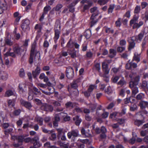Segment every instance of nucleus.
Returning a JSON list of instances; mask_svg holds the SVG:
<instances>
[{
    "instance_id": "obj_59",
    "label": "nucleus",
    "mask_w": 148,
    "mask_h": 148,
    "mask_svg": "<svg viewBox=\"0 0 148 148\" xmlns=\"http://www.w3.org/2000/svg\"><path fill=\"white\" fill-rule=\"evenodd\" d=\"M42 131L44 133H48V134H50L52 133H53V130H48L46 129H45L44 127H42Z\"/></svg>"
},
{
    "instance_id": "obj_12",
    "label": "nucleus",
    "mask_w": 148,
    "mask_h": 148,
    "mask_svg": "<svg viewBox=\"0 0 148 148\" xmlns=\"http://www.w3.org/2000/svg\"><path fill=\"white\" fill-rule=\"evenodd\" d=\"M24 135H21L18 136H14L12 137V138L14 140H17L18 142L22 145L23 142V140Z\"/></svg>"
},
{
    "instance_id": "obj_48",
    "label": "nucleus",
    "mask_w": 148,
    "mask_h": 148,
    "mask_svg": "<svg viewBox=\"0 0 148 148\" xmlns=\"http://www.w3.org/2000/svg\"><path fill=\"white\" fill-rule=\"evenodd\" d=\"M125 49V47L119 46L117 48V51L118 52L122 53L124 51Z\"/></svg>"
},
{
    "instance_id": "obj_52",
    "label": "nucleus",
    "mask_w": 148,
    "mask_h": 148,
    "mask_svg": "<svg viewBox=\"0 0 148 148\" xmlns=\"http://www.w3.org/2000/svg\"><path fill=\"white\" fill-rule=\"evenodd\" d=\"M144 96L145 95L144 94L140 93L137 95L136 98L137 100H140L144 97Z\"/></svg>"
},
{
    "instance_id": "obj_26",
    "label": "nucleus",
    "mask_w": 148,
    "mask_h": 148,
    "mask_svg": "<svg viewBox=\"0 0 148 148\" xmlns=\"http://www.w3.org/2000/svg\"><path fill=\"white\" fill-rule=\"evenodd\" d=\"M132 61H136L137 63L139 62L140 60V56L139 54L136 53L134 54L133 59L132 60Z\"/></svg>"
},
{
    "instance_id": "obj_21",
    "label": "nucleus",
    "mask_w": 148,
    "mask_h": 148,
    "mask_svg": "<svg viewBox=\"0 0 148 148\" xmlns=\"http://www.w3.org/2000/svg\"><path fill=\"white\" fill-rule=\"evenodd\" d=\"M73 120L75 121V125L77 126H79L80 123L82 121V120L79 118V116L78 115H77L73 118Z\"/></svg>"
},
{
    "instance_id": "obj_41",
    "label": "nucleus",
    "mask_w": 148,
    "mask_h": 148,
    "mask_svg": "<svg viewBox=\"0 0 148 148\" xmlns=\"http://www.w3.org/2000/svg\"><path fill=\"white\" fill-rule=\"evenodd\" d=\"M88 48V44L86 43H83L81 46L82 51L85 52L87 51Z\"/></svg>"
},
{
    "instance_id": "obj_46",
    "label": "nucleus",
    "mask_w": 148,
    "mask_h": 148,
    "mask_svg": "<svg viewBox=\"0 0 148 148\" xmlns=\"http://www.w3.org/2000/svg\"><path fill=\"white\" fill-rule=\"evenodd\" d=\"M28 136V134H26L24 135V138L23 140V142H24L25 143H28L29 142H31V138L30 137H27L25 138L26 137H27Z\"/></svg>"
},
{
    "instance_id": "obj_55",
    "label": "nucleus",
    "mask_w": 148,
    "mask_h": 148,
    "mask_svg": "<svg viewBox=\"0 0 148 148\" xmlns=\"http://www.w3.org/2000/svg\"><path fill=\"white\" fill-rule=\"evenodd\" d=\"M21 112V110L20 109L14 110L13 112V114L15 116L19 115Z\"/></svg>"
},
{
    "instance_id": "obj_19",
    "label": "nucleus",
    "mask_w": 148,
    "mask_h": 148,
    "mask_svg": "<svg viewBox=\"0 0 148 148\" xmlns=\"http://www.w3.org/2000/svg\"><path fill=\"white\" fill-rule=\"evenodd\" d=\"M139 106L142 110L146 108H147L148 109V102L144 101H141L139 103Z\"/></svg>"
},
{
    "instance_id": "obj_5",
    "label": "nucleus",
    "mask_w": 148,
    "mask_h": 148,
    "mask_svg": "<svg viewBox=\"0 0 148 148\" xmlns=\"http://www.w3.org/2000/svg\"><path fill=\"white\" fill-rule=\"evenodd\" d=\"M98 15L97 13H94L92 15L90 18V19L92 20L90 23V27H92L98 22V20L96 17Z\"/></svg>"
},
{
    "instance_id": "obj_63",
    "label": "nucleus",
    "mask_w": 148,
    "mask_h": 148,
    "mask_svg": "<svg viewBox=\"0 0 148 148\" xmlns=\"http://www.w3.org/2000/svg\"><path fill=\"white\" fill-rule=\"evenodd\" d=\"M137 109V105L135 104H133L130 108V110L131 111H134Z\"/></svg>"
},
{
    "instance_id": "obj_7",
    "label": "nucleus",
    "mask_w": 148,
    "mask_h": 148,
    "mask_svg": "<svg viewBox=\"0 0 148 148\" xmlns=\"http://www.w3.org/2000/svg\"><path fill=\"white\" fill-rule=\"evenodd\" d=\"M13 17L15 18L14 23V25H18L20 20L22 16L20 15L18 12H16L13 14Z\"/></svg>"
},
{
    "instance_id": "obj_56",
    "label": "nucleus",
    "mask_w": 148,
    "mask_h": 148,
    "mask_svg": "<svg viewBox=\"0 0 148 148\" xmlns=\"http://www.w3.org/2000/svg\"><path fill=\"white\" fill-rule=\"evenodd\" d=\"M71 86L72 88L76 89L78 88V84H76V83L73 81V82L71 84Z\"/></svg>"
},
{
    "instance_id": "obj_54",
    "label": "nucleus",
    "mask_w": 148,
    "mask_h": 148,
    "mask_svg": "<svg viewBox=\"0 0 148 148\" xmlns=\"http://www.w3.org/2000/svg\"><path fill=\"white\" fill-rule=\"evenodd\" d=\"M36 121L38 123L40 126H42L43 125V119L40 117H38L36 119Z\"/></svg>"
},
{
    "instance_id": "obj_64",
    "label": "nucleus",
    "mask_w": 148,
    "mask_h": 148,
    "mask_svg": "<svg viewBox=\"0 0 148 148\" xmlns=\"http://www.w3.org/2000/svg\"><path fill=\"white\" fill-rule=\"evenodd\" d=\"M148 5V3L146 2L143 1L141 3V6L142 9H145Z\"/></svg>"
},
{
    "instance_id": "obj_42",
    "label": "nucleus",
    "mask_w": 148,
    "mask_h": 148,
    "mask_svg": "<svg viewBox=\"0 0 148 148\" xmlns=\"http://www.w3.org/2000/svg\"><path fill=\"white\" fill-rule=\"evenodd\" d=\"M13 51L16 54L20 53L21 48L18 46L15 47L13 48Z\"/></svg>"
},
{
    "instance_id": "obj_58",
    "label": "nucleus",
    "mask_w": 148,
    "mask_h": 148,
    "mask_svg": "<svg viewBox=\"0 0 148 148\" xmlns=\"http://www.w3.org/2000/svg\"><path fill=\"white\" fill-rule=\"evenodd\" d=\"M105 92L108 94H110L112 93V90L111 87L109 86L107 88L105 89Z\"/></svg>"
},
{
    "instance_id": "obj_3",
    "label": "nucleus",
    "mask_w": 148,
    "mask_h": 148,
    "mask_svg": "<svg viewBox=\"0 0 148 148\" xmlns=\"http://www.w3.org/2000/svg\"><path fill=\"white\" fill-rule=\"evenodd\" d=\"M139 18V15L138 14H134L133 17L130 20V25L132 26L133 24V29L139 28L141 26L143 25L144 23L143 21H140L138 23H136L138 21Z\"/></svg>"
},
{
    "instance_id": "obj_34",
    "label": "nucleus",
    "mask_w": 148,
    "mask_h": 148,
    "mask_svg": "<svg viewBox=\"0 0 148 148\" xmlns=\"http://www.w3.org/2000/svg\"><path fill=\"white\" fill-rule=\"evenodd\" d=\"M93 129L95 130L96 133L97 134H99L101 132V128L100 129L98 127H95V125H93L92 126Z\"/></svg>"
},
{
    "instance_id": "obj_60",
    "label": "nucleus",
    "mask_w": 148,
    "mask_h": 148,
    "mask_svg": "<svg viewBox=\"0 0 148 148\" xmlns=\"http://www.w3.org/2000/svg\"><path fill=\"white\" fill-rule=\"evenodd\" d=\"M68 54V51H66L62 50L60 54V56L61 57H66L67 56Z\"/></svg>"
},
{
    "instance_id": "obj_2",
    "label": "nucleus",
    "mask_w": 148,
    "mask_h": 148,
    "mask_svg": "<svg viewBox=\"0 0 148 148\" xmlns=\"http://www.w3.org/2000/svg\"><path fill=\"white\" fill-rule=\"evenodd\" d=\"M73 42L72 41L70 38L67 43L66 47L67 48V51L68 52V54L72 58H75L77 57V51L73 47Z\"/></svg>"
},
{
    "instance_id": "obj_10",
    "label": "nucleus",
    "mask_w": 148,
    "mask_h": 148,
    "mask_svg": "<svg viewBox=\"0 0 148 148\" xmlns=\"http://www.w3.org/2000/svg\"><path fill=\"white\" fill-rule=\"evenodd\" d=\"M20 103L22 106L25 107L29 110H30L31 108L32 107V106L30 102L26 101L22 99L20 100Z\"/></svg>"
},
{
    "instance_id": "obj_45",
    "label": "nucleus",
    "mask_w": 148,
    "mask_h": 148,
    "mask_svg": "<svg viewBox=\"0 0 148 148\" xmlns=\"http://www.w3.org/2000/svg\"><path fill=\"white\" fill-rule=\"evenodd\" d=\"M140 7L139 5H137L135 7L134 11V13L135 14H138L140 12Z\"/></svg>"
},
{
    "instance_id": "obj_61",
    "label": "nucleus",
    "mask_w": 148,
    "mask_h": 148,
    "mask_svg": "<svg viewBox=\"0 0 148 148\" xmlns=\"http://www.w3.org/2000/svg\"><path fill=\"white\" fill-rule=\"evenodd\" d=\"M95 68L96 70L100 72L101 69L100 65L99 63H97L95 65Z\"/></svg>"
},
{
    "instance_id": "obj_32",
    "label": "nucleus",
    "mask_w": 148,
    "mask_h": 148,
    "mask_svg": "<svg viewBox=\"0 0 148 148\" xmlns=\"http://www.w3.org/2000/svg\"><path fill=\"white\" fill-rule=\"evenodd\" d=\"M25 85L23 83L19 84L18 86L19 92L20 94H22L23 93L24 91L23 87H24Z\"/></svg>"
},
{
    "instance_id": "obj_16",
    "label": "nucleus",
    "mask_w": 148,
    "mask_h": 148,
    "mask_svg": "<svg viewBox=\"0 0 148 148\" xmlns=\"http://www.w3.org/2000/svg\"><path fill=\"white\" fill-rule=\"evenodd\" d=\"M102 67L104 74L107 75L109 73L110 69L108 67V65L105 62H103L102 63Z\"/></svg>"
},
{
    "instance_id": "obj_57",
    "label": "nucleus",
    "mask_w": 148,
    "mask_h": 148,
    "mask_svg": "<svg viewBox=\"0 0 148 148\" xmlns=\"http://www.w3.org/2000/svg\"><path fill=\"white\" fill-rule=\"evenodd\" d=\"M120 45L122 47H125L126 44V42L125 39H122L120 40Z\"/></svg>"
},
{
    "instance_id": "obj_9",
    "label": "nucleus",
    "mask_w": 148,
    "mask_h": 148,
    "mask_svg": "<svg viewBox=\"0 0 148 148\" xmlns=\"http://www.w3.org/2000/svg\"><path fill=\"white\" fill-rule=\"evenodd\" d=\"M7 8L5 0H0V14H2L4 10H7Z\"/></svg>"
},
{
    "instance_id": "obj_50",
    "label": "nucleus",
    "mask_w": 148,
    "mask_h": 148,
    "mask_svg": "<svg viewBox=\"0 0 148 148\" xmlns=\"http://www.w3.org/2000/svg\"><path fill=\"white\" fill-rule=\"evenodd\" d=\"M33 90L35 92H34V94L35 95H39L41 93L40 90L36 87H33Z\"/></svg>"
},
{
    "instance_id": "obj_8",
    "label": "nucleus",
    "mask_w": 148,
    "mask_h": 148,
    "mask_svg": "<svg viewBox=\"0 0 148 148\" xmlns=\"http://www.w3.org/2000/svg\"><path fill=\"white\" fill-rule=\"evenodd\" d=\"M40 108L42 110L47 112H52L53 110V107L52 105L46 103L42 106Z\"/></svg>"
},
{
    "instance_id": "obj_24",
    "label": "nucleus",
    "mask_w": 148,
    "mask_h": 148,
    "mask_svg": "<svg viewBox=\"0 0 148 148\" xmlns=\"http://www.w3.org/2000/svg\"><path fill=\"white\" fill-rule=\"evenodd\" d=\"M109 53L108 57L111 58H112L116 55V51L115 49H111L109 50Z\"/></svg>"
},
{
    "instance_id": "obj_4",
    "label": "nucleus",
    "mask_w": 148,
    "mask_h": 148,
    "mask_svg": "<svg viewBox=\"0 0 148 148\" xmlns=\"http://www.w3.org/2000/svg\"><path fill=\"white\" fill-rule=\"evenodd\" d=\"M66 75L69 79H71L73 78L74 75V70L73 68L70 66L66 67Z\"/></svg>"
},
{
    "instance_id": "obj_49",
    "label": "nucleus",
    "mask_w": 148,
    "mask_h": 148,
    "mask_svg": "<svg viewBox=\"0 0 148 148\" xmlns=\"http://www.w3.org/2000/svg\"><path fill=\"white\" fill-rule=\"evenodd\" d=\"M105 27L106 28L105 32L106 33L113 34L114 32V30L113 29H111V28L108 27H107L105 26Z\"/></svg>"
},
{
    "instance_id": "obj_44",
    "label": "nucleus",
    "mask_w": 148,
    "mask_h": 148,
    "mask_svg": "<svg viewBox=\"0 0 148 148\" xmlns=\"http://www.w3.org/2000/svg\"><path fill=\"white\" fill-rule=\"evenodd\" d=\"M51 9V7L49 5H46L44 7L43 9V12L44 14H47L48 11Z\"/></svg>"
},
{
    "instance_id": "obj_14",
    "label": "nucleus",
    "mask_w": 148,
    "mask_h": 148,
    "mask_svg": "<svg viewBox=\"0 0 148 148\" xmlns=\"http://www.w3.org/2000/svg\"><path fill=\"white\" fill-rule=\"evenodd\" d=\"M41 69L40 67L37 66L36 68L34 70L32 71V73L33 78L35 79H37V77L39 75L40 73Z\"/></svg>"
},
{
    "instance_id": "obj_43",
    "label": "nucleus",
    "mask_w": 148,
    "mask_h": 148,
    "mask_svg": "<svg viewBox=\"0 0 148 148\" xmlns=\"http://www.w3.org/2000/svg\"><path fill=\"white\" fill-rule=\"evenodd\" d=\"M4 55L6 57L8 56H11L13 58H15L16 55L14 52H7L6 53L4 54Z\"/></svg>"
},
{
    "instance_id": "obj_35",
    "label": "nucleus",
    "mask_w": 148,
    "mask_h": 148,
    "mask_svg": "<svg viewBox=\"0 0 148 148\" xmlns=\"http://www.w3.org/2000/svg\"><path fill=\"white\" fill-rule=\"evenodd\" d=\"M133 135L132 137L128 140V143L132 145L134 144L136 141V137L137 136V135L136 134L135 137L134 136L133 134H132Z\"/></svg>"
},
{
    "instance_id": "obj_30",
    "label": "nucleus",
    "mask_w": 148,
    "mask_h": 148,
    "mask_svg": "<svg viewBox=\"0 0 148 148\" xmlns=\"http://www.w3.org/2000/svg\"><path fill=\"white\" fill-rule=\"evenodd\" d=\"M48 37L47 36L46 37L43 43V46L44 48H48L49 46V42L47 40Z\"/></svg>"
},
{
    "instance_id": "obj_18",
    "label": "nucleus",
    "mask_w": 148,
    "mask_h": 148,
    "mask_svg": "<svg viewBox=\"0 0 148 148\" xmlns=\"http://www.w3.org/2000/svg\"><path fill=\"white\" fill-rule=\"evenodd\" d=\"M54 36L53 37V40L55 44H56L59 38L60 34V30L55 29L54 30Z\"/></svg>"
},
{
    "instance_id": "obj_51",
    "label": "nucleus",
    "mask_w": 148,
    "mask_h": 148,
    "mask_svg": "<svg viewBox=\"0 0 148 148\" xmlns=\"http://www.w3.org/2000/svg\"><path fill=\"white\" fill-rule=\"evenodd\" d=\"M71 3L68 6V8L69 9V11L72 13H73L75 10V8L73 7L75 5Z\"/></svg>"
},
{
    "instance_id": "obj_15",
    "label": "nucleus",
    "mask_w": 148,
    "mask_h": 148,
    "mask_svg": "<svg viewBox=\"0 0 148 148\" xmlns=\"http://www.w3.org/2000/svg\"><path fill=\"white\" fill-rule=\"evenodd\" d=\"M30 24L29 20L26 19L22 21L21 27L23 30H25L28 28Z\"/></svg>"
},
{
    "instance_id": "obj_27",
    "label": "nucleus",
    "mask_w": 148,
    "mask_h": 148,
    "mask_svg": "<svg viewBox=\"0 0 148 148\" xmlns=\"http://www.w3.org/2000/svg\"><path fill=\"white\" fill-rule=\"evenodd\" d=\"M144 122V120H140L137 119L135 120L134 123L135 125L139 127L142 125Z\"/></svg>"
},
{
    "instance_id": "obj_23",
    "label": "nucleus",
    "mask_w": 148,
    "mask_h": 148,
    "mask_svg": "<svg viewBox=\"0 0 148 148\" xmlns=\"http://www.w3.org/2000/svg\"><path fill=\"white\" fill-rule=\"evenodd\" d=\"M144 33L143 32H141L137 36L134 37L135 41H138L139 40L140 41H141L142 38L144 36Z\"/></svg>"
},
{
    "instance_id": "obj_1",
    "label": "nucleus",
    "mask_w": 148,
    "mask_h": 148,
    "mask_svg": "<svg viewBox=\"0 0 148 148\" xmlns=\"http://www.w3.org/2000/svg\"><path fill=\"white\" fill-rule=\"evenodd\" d=\"M140 77L137 75L135 78L130 79L129 87L132 90V95H135L138 92V87L137 86L140 81Z\"/></svg>"
},
{
    "instance_id": "obj_39",
    "label": "nucleus",
    "mask_w": 148,
    "mask_h": 148,
    "mask_svg": "<svg viewBox=\"0 0 148 148\" xmlns=\"http://www.w3.org/2000/svg\"><path fill=\"white\" fill-rule=\"evenodd\" d=\"M15 100L14 99H9L8 101V106L14 107L15 105Z\"/></svg>"
},
{
    "instance_id": "obj_33",
    "label": "nucleus",
    "mask_w": 148,
    "mask_h": 148,
    "mask_svg": "<svg viewBox=\"0 0 148 148\" xmlns=\"http://www.w3.org/2000/svg\"><path fill=\"white\" fill-rule=\"evenodd\" d=\"M93 55V53L90 50L86 51L85 54L86 57L89 59L91 58L92 57Z\"/></svg>"
},
{
    "instance_id": "obj_25",
    "label": "nucleus",
    "mask_w": 148,
    "mask_h": 148,
    "mask_svg": "<svg viewBox=\"0 0 148 148\" xmlns=\"http://www.w3.org/2000/svg\"><path fill=\"white\" fill-rule=\"evenodd\" d=\"M148 113V112L145 110H142L137 113L136 114L140 116V118L143 119H145L144 115H146Z\"/></svg>"
},
{
    "instance_id": "obj_37",
    "label": "nucleus",
    "mask_w": 148,
    "mask_h": 148,
    "mask_svg": "<svg viewBox=\"0 0 148 148\" xmlns=\"http://www.w3.org/2000/svg\"><path fill=\"white\" fill-rule=\"evenodd\" d=\"M115 25L116 27H119L121 25V18H119L116 21Z\"/></svg>"
},
{
    "instance_id": "obj_29",
    "label": "nucleus",
    "mask_w": 148,
    "mask_h": 148,
    "mask_svg": "<svg viewBox=\"0 0 148 148\" xmlns=\"http://www.w3.org/2000/svg\"><path fill=\"white\" fill-rule=\"evenodd\" d=\"M140 87L141 88L144 89H148L147 82L145 80L143 81Z\"/></svg>"
},
{
    "instance_id": "obj_40",
    "label": "nucleus",
    "mask_w": 148,
    "mask_h": 148,
    "mask_svg": "<svg viewBox=\"0 0 148 148\" xmlns=\"http://www.w3.org/2000/svg\"><path fill=\"white\" fill-rule=\"evenodd\" d=\"M51 136L49 137V139L51 140L55 141V140L57 138V136L56 134L55 133H51Z\"/></svg>"
},
{
    "instance_id": "obj_38",
    "label": "nucleus",
    "mask_w": 148,
    "mask_h": 148,
    "mask_svg": "<svg viewBox=\"0 0 148 148\" xmlns=\"http://www.w3.org/2000/svg\"><path fill=\"white\" fill-rule=\"evenodd\" d=\"M115 7L114 4H111L109 6V7L108 9V13L109 14L112 13L113 10L114 9Z\"/></svg>"
},
{
    "instance_id": "obj_62",
    "label": "nucleus",
    "mask_w": 148,
    "mask_h": 148,
    "mask_svg": "<svg viewBox=\"0 0 148 148\" xmlns=\"http://www.w3.org/2000/svg\"><path fill=\"white\" fill-rule=\"evenodd\" d=\"M118 112H114L112 113L110 115V118H115L116 116H118Z\"/></svg>"
},
{
    "instance_id": "obj_36",
    "label": "nucleus",
    "mask_w": 148,
    "mask_h": 148,
    "mask_svg": "<svg viewBox=\"0 0 148 148\" xmlns=\"http://www.w3.org/2000/svg\"><path fill=\"white\" fill-rule=\"evenodd\" d=\"M61 24L59 21H57L54 26V30L55 29H58L57 28L58 27L59 29H58L60 30L61 29Z\"/></svg>"
},
{
    "instance_id": "obj_47",
    "label": "nucleus",
    "mask_w": 148,
    "mask_h": 148,
    "mask_svg": "<svg viewBox=\"0 0 148 148\" xmlns=\"http://www.w3.org/2000/svg\"><path fill=\"white\" fill-rule=\"evenodd\" d=\"M65 106L66 108H68L70 107L73 108L74 107V104L71 102L69 101L65 103Z\"/></svg>"
},
{
    "instance_id": "obj_20",
    "label": "nucleus",
    "mask_w": 148,
    "mask_h": 148,
    "mask_svg": "<svg viewBox=\"0 0 148 148\" xmlns=\"http://www.w3.org/2000/svg\"><path fill=\"white\" fill-rule=\"evenodd\" d=\"M107 132V130L106 128L104 126H102L101 127V134L100 135V137L101 139H105L106 137V133Z\"/></svg>"
},
{
    "instance_id": "obj_17",
    "label": "nucleus",
    "mask_w": 148,
    "mask_h": 148,
    "mask_svg": "<svg viewBox=\"0 0 148 148\" xmlns=\"http://www.w3.org/2000/svg\"><path fill=\"white\" fill-rule=\"evenodd\" d=\"M134 37H132L130 40H128L129 45L128 47L129 50H131L133 49L135 46L136 43L135 42V39L134 38Z\"/></svg>"
},
{
    "instance_id": "obj_53",
    "label": "nucleus",
    "mask_w": 148,
    "mask_h": 148,
    "mask_svg": "<svg viewBox=\"0 0 148 148\" xmlns=\"http://www.w3.org/2000/svg\"><path fill=\"white\" fill-rule=\"evenodd\" d=\"M19 75L20 77L23 78L25 75L24 70L23 68L20 69L19 72Z\"/></svg>"
},
{
    "instance_id": "obj_13",
    "label": "nucleus",
    "mask_w": 148,
    "mask_h": 148,
    "mask_svg": "<svg viewBox=\"0 0 148 148\" xmlns=\"http://www.w3.org/2000/svg\"><path fill=\"white\" fill-rule=\"evenodd\" d=\"M67 135L69 139H71L72 136L77 137L79 136V131L77 130H72L71 132L68 133Z\"/></svg>"
},
{
    "instance_id": "obj_6",
    "label": "nucleus",
    "mask_w": 148,
    "mask_h": 148,
    "mask_svg": "<svg viewBox=\"0 0 148 148\" xmlns=\"http://www.w3.org/2000/svg\"><path fill=\"white\" fill-rule=\"evenodd\" d=\"M95 88V86L91 85H90L87 91L83 92L85 97L87 98L89 97L91 95V92L93 91Z\"/></svg>"
},
{
    "instance_id": "obj_28",
    "label": "nucleus",
    "mask_w": 148,
    "mask_h": 148,
    "mask_svg": "<svg viewBox=\"0 0 148 148\" xmlns=\"http://www.w3.org/2000/svg\"><path fill=\"white\" fill-rule=\"evenodd\" d=\"M14 92L12 91L11 90H8L6 91L4 94L5 97H8L11 96L13 95Z\"/></svg>"
},
{
    "instance_id": "obj_22",
    "label": "nucleus",
    "mask_w": 148,
    "mask_h": 148,
    "mask_svg": "<svg viewBox=\"0 0 148 148\" xmlns=\"http://www.w3.org/2000/svg\"><path fill=\"white\" fill-rule=\"evenodd\" d=\"M92 35L91 30L90 29H88L84 32L83 35L86 39H89Z\"/></svg>"
},
{
    "instance_id": "obj_31",
    "label": "nucleus",
    "mask_w": 148,
    "mask_h": 148,
    "mask_svg": "<svg viewBox=\"0 0 148 148\" xmlns=\"http://www.w3.org/2000/svg\"><path fill=\"white\" fill-rule=\"evenodd\" d=\"M56 130L58 132L57 137L58 139H59L61 136L62 134H63V133L65 132H63V128H58Z\"/></svg>"
},
{
    "instance_id": "obj_11",
    "label": "nucleus",
    "mask_w": 148,
    "mask_h": 148,
    "mask_svg": "<svg viewBox=\"0 0 148 148\" xmlns=\"http://www.w3.org/2000/svg\"><path fill=\"white\" fill-rule=\"evenodd\" d=\"M129 60L128 62L125 65V68L128 70H131L132 68H135L137 67V64L136 63L133 62V61L132 60L130 62Z\"/></svg>"
}]
</instances>
